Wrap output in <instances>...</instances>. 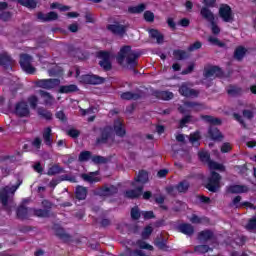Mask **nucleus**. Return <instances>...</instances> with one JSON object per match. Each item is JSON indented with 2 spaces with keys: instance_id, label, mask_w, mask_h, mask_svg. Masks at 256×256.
<instances>
[{
  "instance_id": "1",
  "label": "nucleus",
  "mask_w": 256,
  "mask_h": 256,
  "mask_svg": "<svg viewBox=\"0 0 256 256\" xmlns=\"http://www.w3.org/2000/svg\"><path fill=\"white\" fill-rule=\"evenodd\" d=\"M140 54L131 49V46H124L120 49L116 61L122 67L127 69H135L139 65L138 59Z\"/></svg>"
},
{
  "instance_id": "2",
  "label": "nucleus",
  "mask_w": 256,
  "mask_h": 256,
  "mask_svg": "<svg viewBox=\"0 0 256 256\" xmlns=\"http://www.w3.org/2000/svg\"><path fill=\"white\" fill-rule=\"evenodd\" d=\"M21 180H18L17 184L14 186H5L0 189V203L2 205V209L7 211V213H11V208L13 207V195L15 192L21 187Z\"/></svg>"
},
{
  "instance_id": "3",
  "label": "nucleus",
  "mask_w": 256,
  "mask_h": 256,
  "mask_svg": "<svg viewBox=\"0 0 256 256\" xmlns=\"http://www.w3.org/2000/svg\"><path fill=\"white\" fill-rule=\"evenodd\" d=\"M201 119L206 121V123H210L211 126L209 127L208 135L213 141H220V139H223V134H221V131L215 127V125H221V119L209 115H202Z\"/></svg>"
},
{
  "instance_id": "4",
  "label": "nucleus",
  "mask_w": 256,
  "mask_h": 256,
  "mask_svg": "<svg viewBox=\"0 0 256 256\" xmlns=\"http://www.w3.org/2000/svg\"><path fill=\"white\" fill-rule=\"evenodd\" d=\"M221 188V174L212 171L210 177H208V182L206 184V189L211 193H217Z\"/></svg>"
},
{
  "instance_id": "5",
  "label": "nucleus",
  "mask_w": 256,
  "mask_h": 256,
  "mask_svg": "<svg viewBox=\"0 0 256 256\" xmlns=\"http://www.w3.org/2000/svg\"><path fill=\"white\" fill-rule=\"evenodd\" d=\"M33 63V57L29 54H22L20 55V66L26 73L29 75H33L35 73V67L31 65Z\"/></svg>"
},
{
  "instance_id": "6",
  "label": "nucleus",
  "mask_w": 256,
  "mask_h": 256,
  "mask_svg": "<svg viewBox=\"0 0 256 256\" xmlns=\"http://www.w3.org/2000/svg\"><path fill=\"white\" fill-rule=\"evenodd\" d=\"M109 141H113V128L106 126L101 130V135L96 139L97 145H107Z\"/></svg>"
},
{
  "instance_id": "7",
  "label": "nucleus",
  "mask_w": 256,
  "mask_h": 256,
  "mask_svg": "<svg viewBox=\"0 0 256 256\" xmlns=\"http://www.w3.org/2000/svg\"><path fill=\"white\" fill-rule=\"evenodd\" d=\"M98 58L101 59L99 65L104 71H111V69H113V64H111V53L108 51H100L98 52Z\"/></svg>"
},
{
  "instance_id": "8",
  "label": "nucleus",
  "mask_w": 256,
  "mask_h": 256,
  "mask_svg": "<svg viewBox=\"0 0 256 256\" xmlns=\"http://www.w3.org/2000/svg\"><path fill=\"white\" fill-rule=\"evenodd\" d=\"M118 192L119 189L113 185H104L94 190V194L98 195L99 197H111L112 195H116Z\"/></svg>"
},
{
  "instance_id": "9",
  "label": "nucleus",
  "mask_w": 256,
  "mask_h": 256,
  "mask_svg": "<svg viewBox=\"0 0 256 256\" xmlns=\"http://www.w3.org/2000/svg\"><path fill=\"white\" fill-rule=\"evenodd\" d=\"M80 81L86 85H103L105 78L95 74H85L81 76Z\"/></svg>"
},
{
  "instance_id": "10",
  "label": "nucleus",
  "mask_w": 256,
  "mask_h": 256,
  "mask_svg": "<svg viewBox=\"0 0 256 256\" xmlns=\"http://www.w3.org/2000/svg\"><path fill=\"white\" fill-rule=\"evenodd\" d=\"M219 17H221L224 23H233L234 16L231 6L227 4H222L219 8Z\"/></svg>"
},
{
  "instance_id": "11",
  "label": "nucleus",
  "mask_w": 256,
  "mask_h": 256,
  "mask_svg": "<svg viewBox=\"0 0 256 256\" xmlns=\"http://www.w3.org/2000/svg\"><path fill=\"white\" fill-rule=\"evenodd\" d=\"M144 97H145V92L139 89L135 91H126L120 95V98L123 101H139V99H143Z\"/></svg>"
},
{
  "instance_id": "12",
  "label": "nucleus",
  "mask_w": 256,
  "mask_h": 256,
  "mask_svg": "<svg viewBox=\"0 0 256 256\" xmlns=\"http://www.w3.org/2000/svg\"><path fill=\"white\" fill-rule=\"evenodd\" d=\"M14 113L17 117H29L31 111L27 102L21 101L16 103Z\"/></svg>"
},
{
  "instance_id": "13",
  "label": "nucleus",
  "mask_w": 256,
  "mask_h": 256,
  "mask_svg": "<svg viewBox=\"0 0 256 256\" xmlns=\"http://www.w3.org/2000/svg\"><path fill=\"white\" fill-rule=\"evenodd\" d=\"M107 30L110 31L113 35H118V37H123L125 33H127V26L121 25L119 22H115V24L107 25Z\"/></svg>"
},
{
  "instance_id": "14",
  "label": "nucleus",
  "mask_w": 256,
  "mask_h": 256,
  "mask_svg": "<svg viewBox=\"0 0 256 256\" xmlns=\"http://www.w3.org/2000/svg\"><path fill=\"white\" fill-rule=\"evenodd\" d=\"M60 83L61 80L59 79H41L36 81V85L41 89H55Z\"/></svg>"
},
{
  "instance_id": "15",
  "label": "nucleus",
  "mask_w": 256,
  "mask_h": 256,
  "mask_svg": "<svg viewBox=\"0 0 256 256\" xmlns=\"http://www.w3.org/2000/svg\"><path fill=\"white\" fill-rule=\"evenodd\" d=\"M204 77L211 79L213 77H223V70L219 66H210L204 69Z\"/></svg>"
},
{
  "instance_id": "16",
  "label": "nucleus",
  "mask_w": 256,
  "mask_h": 256,
  "mask_svg": "<svg viewBox=\"0 0 256 256\" xmlns=\"http://www.w3.org/2000/svg\"><path fill=\"white\" fill-rule=\"evenodd\" d=\"M179 93L183 97H199V90H195L193 88H190L187 83H183L179 87Z\"/></svg>"
},
{
  "instance_id": "17",
  "label": "nucleus",
  "mask_w": 256,
  "mask_h": 256,
  "mask_svg": "<svg viewBox=\"0 0 256 256\" xmlns=\"http://www.w3.org/2000/svg\"><path fill=\"white\" fill-rule=\"evenodd\" d=\"M37 19H39L43 23H49L50 21H57L59 19V14H57V12L54 11H51L47 14L43 12H38Z\"/></svg>"
},
{
  "instance_id": "18",
  "label": "nucleus",
  "mask_w": 256,
  "mask_h": 256,
  "mask_svg": "<svg viewBox=\"0 0 256 256\" xmlns=\"http://www.w3.org/2000/svg\"><path fill=\"white\" fill-rule=\"evenodd\" d=\"M242 197L236 196L233 198L230 207H234L235 209H241V207H249V209H256V206L253 205L251 202H241Z\"/></svg>"
},
{
  "instance_id": "19",
  "label": "nucleus",
  "mask_w": 256,
  "mask_h": 256,
  "mask_svg": "<svg viewBox=\"0 0 256 256\" xmlns=\"http://www.w3.org/2000/svg\"><path fill=\"white\" fill-rule=\"evenodd\" d=\"M227 193H231L232 195H239L241 193H248L249 186L247 185H230L226 187Z\"/></svg>"
},
{
  "instance_id": "20",
  "label": "nucleus",
  "mask_w": 256,
  "mask_h": 256,
  "mask_svg": "<svg viewBox=\"0 0 256 256\" xmlns=\"http://www.w3.org/2000/svg\"><path fill=\"white\" fill-rule=\"evenodd\" d=\"M42 137L47 147H53V130L51 129V127L44 128L42 132Z\"/></svg>"
},
{
  "instance_id": "21",
  "label": "nucleus",
  "mask_w": 256,
  "mask_h": 256,
  "mask_svg": "<svg viewBox=\"0 0 256 256\" xmlns=\"http://www.w3.org/2000/svg\"><path fill=\"white\" fill-rule=\"evenodd\" d=\"M143 195V185L138 186L136 189L127 190L125 192V197L127 199H138Z\"/></svg>"
},
{
  "instance_id": "22",
  "label": "nucleus",
  "mask_w": 256,
  "mask_h": 256,
  "mask_svg": "<svg viewBox=\"0 0 256 256\" xmlns=\"http://www.w3.org/2000/svg\"><path fill=\"white\" fill-rule=\"evenodd\" d=\"M198 239L202 243H207V241H213L215 239V234L211 230H203L199 232Z\"/></svg>"
},
{
  "instance_id": "23",
  "label": "nucleus",
  "mask_w": 256,
  "mask_h": 256,
  "mask_svg": "<svg viewBox=\"0 0 256 256\" xmlns=\"http://www.w3.org/2000/svg\"><path fill=\"white\" fill-rule=\"evenodd\" d=\"M200 15L208 23H213L215 21V14H213V12L208 9L207 6L201 8Z\"/></svg>"
},
{
  "instance_id": "24",
  "label": "nucleus",
  "mask_w": 256,
  "mask_h": 256,
  "mask_svg": "<svg viewBox=\"0 0 256 256\" xmlns=\"http://www.w3.org/2000/svg\"><path fill=\"white\" fill-rule=\"evenodd\" d=\"M113 127L117 137H125L127 132L125 131V126L121 120H115Z\"/></svg>"
},
{
  "instance_id": "25",
  "label": "nucleus",
  "mask_w": 256,
  "mask_h": 256,
  "mask_svg": "<svg viewBox=\"0 0 256 256\" xmlns=\"http://www.w3.org/2000/svg\"><path fill=\"white\" fill-rule=\"evenodd\" d=\"M88 193H89V190L87 189V187H83V186L76 187L75 195L78 201H85L87 199Z\"/></svg>"
},
{
  "instance_id": "26",
  "label": "nucleus",
  "mask_w": 256,
  "mask_h": 256,
  "mask_svg": "<svg viewBox=\"0 0 256 256\" xmlns=\"http://www.w3.org/2000/svg\"><path fill=\"white\" fill-rule=\"evenodd\" d=\"M149 35L151 39H156V43L158 45H162V43H164L165 41V36L161 32H159V30L157 29H150Z\"/></svg>"
},
{
  "instance_id": "27",
  "label": "nucleus",
  "mask_w": 256,
  "mask_h": 256,
  "mask_svg": "<svg viewBox=\"0 0 256 256\" xmlns=\"http://www.w3.org/2000/svg\"><path fill=\"white\" fill-rule=\"evenodd\" d=\"M178 231L184 235H188V237H191V235L195 233V228L191 224L184 223L178 226Z\"/></svg>"
},
{
  "instance_id": "28",
  "label": "nucleus",
  "mask_w": 256,
  "mask_h": 256,
  "mask_svg": "<svg viewBox=\"0 0 256 256\" xmlns=\"http://www.w3.org/2000/svg\"><path fill=\"white\" fill-rule=\"evenodd\" d=\"M39 93L44 100V105H46L47 107H51V105L55 103V98L49 92L40 90Z\"/></svg>"
},
{
  "instance_id": "29",
  "label": "nucleus",
  "mask_w": 256,
  "mask_h": 256,
  "mask_svg": "<svg viewBox=\"0 0 256 256\" xmlns=\"http://www.w3.org/2000/svg\"><path fill=\"white\" fill-rule=\"evenodd\" d=\"M16 215L18 219H29V208L25 207V205L19 206Z\"/></svg>"
},
{
  "instance_id": "30",
  "label": "nucleus",
  "mask_w": 256,
  "mask_h": 256,
  "mask_svg": "<svg viewBox=\"0 0 256 256\" xmlns=\"http://www.w3.org/2000/svg\"><path fill=\"white\" fill-rule=\"evenodd\" d=\"M77 91H79V87H77V85L75 84L64 85V86H61L59 89V93H65V94L77 93Z\"/></svg>"
},
{
  "instance_id": "31",
  "label": "nucleus",
  "mask_w": 256,
  "mask_h": 256,
  "mask_svg": "<svg viewBox=\"0 0 256 256\" xmlns=\"http://www.w3.org/2000/svg\"><path fill=\"white\" fill-rule=\"evenodd\" d=\"M246 54L247 50L245 49V47L239 46L234 51V59H236V61H243V58Z\"/></svg>"
},
{
  "instance_id": "32",
  "label": "nucleus",
  "mask_w": 256,
  "mask_h": 256,
  "mask_svg": "<svg viewBox=\"0 0 256 256\" xmlns=\"http://www.w3.org/2000/svg\"><path fill=\"white\" fill-rule=\"evenodd\" d=\"M227 93L231 95V97H239V95H243V88L231 85L228 87Z\"/></svg>"
},
{
  "instance_id": "33",
  "label": "nucleus",
  "mask_w": 256,
  "mask_h": 256,
  "mask_svg": "<svg viewBox=\"0 0 256 256\" xmlns=\"http://www.w3.org/2000/svg\"><path fill=\"white\" fill-rule=\"evenodd\" d=\"M184 105L185 107L193 109L194 111H203V109H205V106L199 102L187 101L184 103Z\"/></svg>"
},
{
  "instance_id": "34",
  "label": "nucleus",
  "mask_w": 256,
  "mask_h": 256,
  "mask_svg": "<svg viewBox=\"0 0 256 256\" xmlns=\"http://www.w3.org/2000/svg\"><path fill=\"white\" fill-rule=\"evenodd\" d=\"M11 56L7 54H0V65L4 67L5 69H9L11 67Z\"/></svg>"
},
{
  "instance_id": "35",
  "label": "nucleus",
  "mask_w": 256,
  "mask_h": 256,
  "mask_svg": "<svg viewBox=\"0 0 256 256\" xmlns=\"http://www.w3.org/2000/svg\"><path fill=\"white\" fill-rule=\"evenodd\" d=\"M146 6L145 4H139L137 6H130L128 7V13H131L132 15H139V13H143L145 11Z\"/></svg>"
},
{
  "instance_id": "36",
  "label": "nucleus",
  "mask_w": 256,
  "mask_h": 256,
  "mask_svg": "<svg viewBox=\"0 0 256 256\" xmlns=\"http://www.w3.org/2000/svg\"><path fill=\"white\" fill-rule=\"evenodd\" d=\"M19 5L22 7H27V9H36L37 8V1L35 0H16Z\"/></svg>"
},
{
  "instance_id": "37",
  "label": "nucleus",
  "mask_w": 256,
  "mask_h": 256,
  "mask_svg": "<svg viewBox=\"0 0 256 256\" xmlns=\"http://www.w3.org/2000/svg\"><path fill=\"white\" fill-rule=\"evenodd\" d=\"M55 235L62 239V241H69L70 238L69 234L65 233V229L61 227H55Z\"/></svg>"
},
{
  "instance_id": "38",
  "label": "nucleus",
  "mask_w": 256,
  "mask_h": 256,
  "mask_svg": "<svg viewBox=\"0 0 256 256\" xmlns=\"http://www.w3.org/2000/svg\"><path fill=\"white\" fill-rule=\"evenodd\" d=\"M189 185V181L183 180L176 185V191H178V193H187V191H189Z\"/></svg>"
},
{
  "instance_id": "39",
  "label": "nucleus",
  "mask_w": 256,
  "mask_h": 256,
  "mask_svg": "<svg viewBox=\"0 0 256 256\" xmlns=\"http://www.w3.org/2000/svg\"><path fill=\"white\" fill-rule=\"evenodd\" d=\"M48 75L50 77H59L63 75V69L58 65H54L51 69L48 70Z\"/></svg>"
},
{
  "instance_id": "40",
  "label": "nucleus",
  "mask_w": 256,
  "mask_h": 256,
  "mask_svg": "<svg viewBox=\"0 0 256 256\" xmlns=\"http://www.w3.org/2000/svg\"><path fill=\"white\" fill-rule=\"evenodd\" d=\"M38 115H40V117L46 119L47 121H51L53 119V114L51 113V111L45 108H38Z\"/></svg>"
},
{
  "instance_id": "41",
  "label": "nucleus",
  "mask_w": 256,
  "mask_h": 256,
  "mask_svg": "<svg viewBox=\"0 0 256 256\" xmlns=\"http://www.w3.org/2000/svg\"><path fill=\"white\" fill-rule=\"evenodd\" d=\"M189 141L190 143H192V145H196V147H199V141H201V133H199V131L191 133Z\"/></svg>"
},
{
  "instance_id": "42",
  "label": "nucleus",
  "mask_w": 256,
  "mask_h": 256,
  "mask_svg": "<svg viewBox=\"0 0 256 256\" xmlns=\"http://www.w3.org/2000/svg\"><path fill=\"white\" fill-rule=\"evenodd\" d=\"M149 179V174H147V171L141 170L135 179L136 183H142L144 184Z\"/></svg>"
},
{
  "instance_id": "43",
  "label": "nucleus",
  "mask_w": 256,
  "mask_h": 256,
  "mask_svg": "<svg viewBox=\"0 0 256 256\" xmlns=\"http://www.w3.org/2000/svg\"><path fill=\"white\" fill-rule=\"evenodd\" d=\"M173 56L178 61H183V59H187V57H188L187 52L185 50H174Z\"/></svg>"
},
{
  "instance_id": "44",
  "label": "nucleus",
  "mask_w": 256,
  "mask_h": 256,
  "mask_svg": "<svg viewBox=\"0 0 256 256\" xmlns=\"http://www.w3.org/2000/svg\"><path fill=\"white\" fill-rule=\"evenodd\" d=\"M59 173H63V168L59 165H53L48 169L47 175H59Z\"/></svg>"
},
{
  "instance_id": "45",
  "label": "nucleus",
  "mask_w": 256,
  "mask_h": 256,
  "mask_svg": "<svg viewBox=\"0 0 256 256\" xmlns=\"http://www.w3.org/2000/svg\"><path fill=\"white\" fill-rule=\"evenodd\" d=\"M194 251H195L196 253L205 254V253H208V251H213V249H211V247H209V245L203 244V245L195 246V247H194Z\"/></svg>"
},
{
  "instance_id": "46",
  "label": "nucleus",
  "mask_w": 256,
  "mask_h": 256,
  "mask_svg": "<svg viewBox=\"0 0 256 256\" xmlns=\"http://www.w3.org/2000/svg\"><path fill=\"white\" fill-rule=\"evenodd\" d=\"M122 256H146L145 252L142 250H132L131 248H127L126 252Z\"/></svg>"
},
{
  "instance_id": "47",
  "label": "nucleus",
  "mask_w": 256,
  "mask_h": 256,
  "mask_svg": "<svg viewBox=\"0 0 256 256\" xmlns=\"http://www.w3.org/2000/svg\"><path fill=\"white\" fill-rule=\"evenodd\" d=\"M198 157L202 163H209L211 161V155L207 151H200Z\"/></svg>"
},
{
  "instance_id": "48",
  "label": "nucleus",
  "mask_w": 256,
  "mask_h": 256,
  "mask_svg": "<svg viewBox=\"0 0 256 256\" xmlns=\"http://www.w3.org/2000/svg\"><path fill=\"white\" fill-rule=\"evenodd\" d=\"M155 245L156 247H158V249H161L162 251H167V249H169V247L167 246V241L161 238L155 240Z\"/></svg>"
},
{
  "instance_id": "49",
  "label": "nucleus",
  "mask_w": 256,
  "mask_h": 256,
  "mask_svg": "<svg viewBox=\"0 0 256 256\" xmlns=\"http://www.w3.org/2000/svg\"><path fill=\"white\" fill-rule=\"evenodd\" d=\"M158 97L159 99H163V101H169L170 99H173L174 95L169 91H161L158 93Z\"/></svg>"
},
{
  "instance_id": "50",
  "label": "nucleus",
  "mask_w": 256,
  "mask_h": 256,
  "mask_svg": "<svg viewBox=\"0 0 256 256\" xmlns=\"http://www.w3.org/2000/svg\"><path fill=\"white\" fill-rule=\"evenodd\" d=\"M91 159L96 165H105L108 161L107 158L99 155L92 156Z\"/></svg>"
},
{
  "instance_id": "51",
  "label": "nucleus",
  "mask_w": 256,
  "mask_h": 256,
  "mask_svg": "<svg viewBox=\"0 0 256 256\" xmlns=\"http://www.w3.org/2000/svg\"><path fill=\"white\" fill-rule=\"evenodd\" d=\"M82 179L88 183H97L99 181V178L95 177L94 173L83 174Z\"/></svg>"
},
{
  "instance_id": "52",
  "label": "nucleus",
  "mask_w": 256,
  "mask_h": 256,
  "mask_svg": "<svg viewBox=\"0 0 256 256\" xmlns=\"http://www.w3.org/2000/svg\"><path fill=\"white\" fill-rule=\"evenodd\" d=\"M208 167L210 169H216L217 171H225V167L222 164H219L215 161L209 160Z\"/></svg>"
},
{
  "instance_id": "53",
  "label": "nucleus",
  "mask_w": 256,
  "mask_h": 256,
  "mask_svg": "<svg viewBox=\"0 0 256 256\" xmlns=\"http://www.w3.org/2000/svg\"><path fill=\"white\" fill-rule=\"evenodd\" d=\"M35 217H49V210L47 209H33Z\"/></svg>"
},
{
  "instance_id": "54",
  "label": "nucleus",
  "mask_w": 256,
  "mask_h": 256,
  "mask_svg": "<svg viewBox=\"0 0 256 256\" xmlns=\"http://www.w3.org/2000/svg\"><path fill=\"white\" fill-rule=\"evenodd\" d=\"M91 159V152L90 151H82L79 154L78 160L80 162H85V161H89Z\"/></svg>"
},
{
  "instance_id": "55",
  "label": "nucleus",
  "mask_w": 256,
  "mask_h": 256,
  "mask_svg": "<svg viewBox=\"0 0 256 256\" xmlns=\"http://www.w3.org/2000/svg\"><path fill=\"white\" fill-rule=\"evenodd\" d=\"M136 245H138L140 249H148V251H153V246L143 240H138Z\"/></svg>"
},
{
  "instance_id": "56",
  "label": "nucleus",
  "mask_w": 256,
  "mask_h": 256,
  "mask_svg": "<svg viewBox=\"0 0 256 256\" xmlns=\"http://www.w3.org/2000/svg\"><path fill=\"white\" fill-rule=\"evenodd\" d=\"M151 233H153V227L151 226L145 227L141 233L142 239H148L149 237H151Z\"/></svg>"
},
{
  "instance_id": "57",
  "label": "nucleus",
  "mask_w": 256,
  "mask_h": 256,
  "mask_svg": "<svg viewBox=\"0 0 256 256\" xmlns=\"http://www.w3.org/2000/svg\"><path fill=\"white\" fill-rule=\"evenodd\" d=\"M131 218L134 221H137L141 218V212H139V208L138 207H134L131 209Z\"/></svg>"
},
{
  "instance_id": "58",
  "label": "nucleus",
  "mask_w": 256,
  "mask_h": 256,
  "mask_svg": "<svg viewBox=\"0 0 256 256\" xmlns=\"http://www.w3.org/2000/svg\"><path fill=\"white\" fill-rule=\"evenodd\" d=\"M246 229H247V231H255L256 230V218L255 217L251 218L248 221V223L246 225Z\"/></svg>"
},
{
  "instance_id": "59",
  "label": "nucleus",
  "mask_w": 256,
  "mask_h": 256,
  "mask_svg": "<svg viewBox=\"0 0 256 256\" xmlns=\"http://www.w3.org/2000/svg\"><path fill=\"white\" fill-rule=\"evenodd\" d=\"M144 19L148 23H153V21H155V14H153L151 11H146L144 12Z\"/></svg>"
},
{
  "instance_id": "60",
  "label": "nucleus",
  "mask_w": 256,
  "mask_h": 256,
  "mask_svg": "<svg viewBox=\"0 0 256 256\" xmlns=\"http://www.w3.org/2000/svg\"><path fill=\"white\" fill-rule=\"evenodd\" d=\"M192 116L186 115L180 120V128L183 129L187 124L191 123Z\"/></svg>"
},
{
  "instance_id": "61",
  "label": "nucleus",
  "mask_w": 256,
  "mask_h": 256,
  "mask_svg": "<svg viewBox=\"0 0 256 256\" xmlns=\"http://www.w3.org/2000/svg\"><path fill=\"white\" fill-rule=\"evenodd\" d=\"M209 43H212V45H217L218 47H225V43L219 41L216 37L210 36L208 38Z\"/></svg>"
},
{
  "instance_id": "62",
  "label": "nucleus",
  "mask_w": 256,
  "mask_h": 256,
  "mask_svg": "<svg viewBox=\"0 0 256 256\" xmlns=\"http://www.w3.org/2000/svg\"><path fill=\"white\" fill-rule=\"evenodd\" d=\"M28 103L30 104V107L32 109H37V103H39V99L37 98V96H31L28 99Z\"/></svg>"
},
{
  "instance_id": "63",
  "label": "nucleus",
  "mask_w": 256,
  "mask_h": 256,
  "mask_svg": "<svg viewBox=\"0 0 256 256\" xmlns=\"http://www.w3.org/2000/svg\"><path fill=\"white\" fill-rule=\"evenodd\" d=\"M201 47H203V44L199 41H196L188 47V51H197V49H201Z\"/></svg>"
},
{
  "instance_id": "64",
  "label": "nucleus",
  "mask_w": 256,
  "mask_h": 256,
  "mask_svg": "<svg viewBox=\"0 0 256 256\" xmlns=\"http://www.w3.org/2000/svg\"><path fill=\"white\" fill-rule=\"evenodd\" d=\"M0 19H2V21H9V19H11V12H2L0 14Z\"/></svg>"
}]
</instances>
